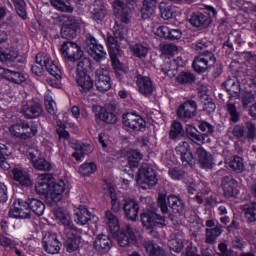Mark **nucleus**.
<instances>
[{"instance_id":"9b49d317","label":"nucleus","mask_w":256,"mask_h":256,"mask_svg":"<svg viewBox=\"0 0 256 256\" xmlns=\"http://www.w3.org/2000/svg\"><path fill=\"white\" fill-rule=\"evenodd\" d=\"M112 9L114 16L120 23H124L125 25L131 23V7H129L125 1L113 0Z\"/></svg>"},{"instance_id":"c03bdc74","label":"nucleus","mask_w":256,"mask_h":256,"mask_svg":"<svg viewBox=\"0 0 256 256\" xmlns=\"http://www.w3.org/2000/svg\"><path fill=\"white\" fill-rule=\"evenodd\" d=\"M96 117L103 121V123H107L110 125H115L117 123V115L113 112L107 111L105 108H101Z\"/></svg>"},{"instance_id":"6ab92c4d","label":"nucleus","mask_w":256,"mask_h":256,"mask_svg":"<svg viewBox=\"0 0 256 256\" xmlns=\"http://www.w3.org/2000/svg\"><path fill=\"white\" fill-rule=\"evenodd\" d=\"M206 225V231H205V243L213 244L219 237H221V234L223 233V228L221 225H216L215 220L210 219L205 222Z\"/></svg>"},{"instance_id":"e433bc0d","label":"nucleus","mask_w":256,"mask_h":256,"mask_svg":"<svg viewBox=\"0 0 256 256\" xmlns=\"http://www.w3.org/2000/svg\"><path fill=\"white\" fill-rule=\"evenodd\" d=\"M184 133L185 131L183 130V124L177 120H174L170 126L169 139L171 141H181Z\"/></svg>"},{"instance_id":"603ef678","label":"nucleus","mask_w":256,"mask_h":256,"mask_svg":"<svg viewBox=\"0 0 256 256\" xmlns=\"http://www.w3.org/2000/svg\"><path fill=\"white\" fill-rule=\"evenodd\" d=\"M132 55L138 59H145L149 53V48L143 44L136 43L130 47Z\"/></svg>"},{"instance_id":"f704fd0d","label":"nucleus","mask_w":256,"mask_h":256,"mask_svg":"<svg viewBox=\"0 0 256 256\" xmlns=\"http://www.w3.org/2000/svg\"><path fill=\"white\" fill-rule=\"evenodd\" d=\"M168 247L170 251H174V253H181L185 247L183 234L174 233L168 242Z\"/></svg>"},{"instance_id":"9d476101","label":"nucleus","mask_w":256,"mask_h":256,"mask_svg":"<svg viewBox=\"0 0 256 256\" xmlns=\"http://www.w3.org/2000/svg\"><path fill=\"white\" fill-rule=\"evenodd\" d=\"M176 115L179 121L187 123L197 115V102H195V100H187L183 102L176 109Z\"/></svg>"},{"instance_id":"7ed1b4c3","label":"nucleus","mask_w":256,"mask_h":256,"mask_svg":"<svg viewBox=\"0 0 256 256\" xmlns=\"http://www.w3.org/2000/svg\"><path fill=\"white\" fill-rule=\"evenodd\" d=\"M217 58L213 51L204 50L194 57L192 62V69L195 73L201 75L202 73H207L213 65H215Z\"/></svg>"},{"instance_id":"5fc2aeb1","label":"nucleus","mask_w":256,"mask_h":256,"mask_svg":"<svg viewBox=\"0 0 256 256\" xmlns=\"http://www.w3.org/2000/svg\"><path fill=\"white\" fill-rule=\"evenodd\" d=\"M226 111L230 116V123H239L241 121V114L237 111L235 103H229L226 105Z\"/></svg>"},{"instance_id":"c85d7f7f","label":"nucleus","mask_w":256,"mask_h":256,"mask_svg":"<svg viewBox=\"0 0 256 256\" xmlns=\"http://www.w3.org/2000/svg\"><path fill=\"white\" fill-rule=\"evenodd\" d=\"M113 247V242L108 235L100 234L94 241V248L100 253H107Z\"/></svg>"},{"instance_id":"f8f14e48","label":"nucleus","mask_w":256,"mask_h":256,"mask_svg":"<svg viewBox=\"0 0 256 256\" xmlns=\"http://www.w3.org/2000/svg\"><path fill=\"white\" fill-rule=\"evenodd\" d=\"M64 233L66 235V241L64 243L66 251L68 253H73L74 251H77V249H79V245H81V229L77 227L67 228Z\"/></svg>"},{"instance_id":"ea45409f","label":"nucleus","mask_w":256,"mask_h":256,"mask_svg":"<svg viewBox=\"0 0 256 256\" xmlns=\"http://www.w3.org/2000/svg\"><path fill=\"white\" fill-rule=\"evenodd\" d=\"M120 159H126V161H141L143 160V154L139 150L135 149H121L119 152Z\"/></svg>"},{"instance_id":"f03ea898","label":"nucleus","mask_w":256,"mask_h":256,"mask_svg":"<svg viewBox=\"0 0 256 256\" xmlns=\"http://www.w3.org/2000/svg\"><path fill=\"white\" fill-rule=\"evenodd\" d=\"M60 53L70 71L74 69V63L81 61L84 55L81 46L73 41L63 42L60 47Z\"/></svg>"},{"instance_id":"c756f323","label":"nucleus","mask_w":256,"mask_h":256,"mask_svg":"<svg viewBox=\"0 0 256 256\" xmlns=\"http://www.w3.org/2000/svg\"><path fill=\"white\" fill-rule=\"evenodd\" d=\"M17 57H19V52L15 47H0V61L2 63H14Z\"/></svg>"},{"instance_id":"1a4fd4ad","label":"nucleus","mask_w":256,"mask_h":256,"mask_svg":"<svg viewBox=\"0 0 256 256\" xmlns=\"http://www.w3.org/2000/svg\"><path fill=\"white\" fill-rule=\"evenodd\" d=\"M122 123L126 131H145L147 122L141 115L127 112L122 116Z\"/></svg>"},{"instance_id":"a878e982","label":"nucleus","mask_w":256,"mask_h":256,"mask_svg":"<svg viewBox=\"0 0 256 256\" xmlns=\"http://www.w3.org/2000/svg\"><path fill=\"white\" fill-rule=\"evenodd\" d=\"M156 35L162 39H168L169 41H177L181 39L183 33L179 29H171L169 26H159L156 31Z\"/></svg>"},{"instance_id":"69168bd1","label":"nucleus","mask_w":256,"mask_h":256,"mask_svg":"<svg viewBox=\"0 0 256 256\" xmlns=\"http://www.w3.org/2000/svg\"><path fill=\"white\" fill-rule=\"evenodd\" d=\"M245 129H246V139H249L251 141L256 139V126L253 122L248 121L245 123Z\"/></svg>"},{"instance_id":"f3484780","label":"nucleus","mask_w":256,"mask_h":256,"mask_svg":"<svg viewBox=\"0 0 256 256\" xmlns=\"http://www.w3.org/2000/svg\"><path fill=\"white\" fill-rule=\"evenodd\" d=\"M141 223L147 229H153L156 225H160V227H165V217L153 212V211H145L140 215Z\"/></svg>"},{"instance_id":"393cba45","label":"nucleus","mask_w":256,"mask_h":256,"mask_svg":"<svg viewBox=\"0 0 256 256\" xmlns=\"http://www.w3.org/2000/svg\"><path fill=\"white\" fill-rule=\"evenodd\" d=\"M76 83L78 86V90L82 95H87V93H91L95 87V81L89 74L77 76L76 77Z\"/></svg>"},{"instance_id":"49530a36","label":"nucleus","mask_w":256,"mask_h":256,"mask_svg":"<svg viewBox=\"0 0 256 256\" xmlns=\"http://www.w3.org/2000/svg\"><path fill=\"white\" fill-rule=\"evenodd\" d=\"M186 135L193 143H205V134H200L199 130L193 126L186 128Z\"/></svg>"},{"instance_id":"20e7f679","label":"nucleus","mask_w":256,"mask_h":256,"mask_svg":"<svg viewBox=\"0 0 256 256\" xmlns=\"http://www.w3.org/2000/svg\"><path fill=\"white\" fill-rule=\"evenodd\" d=\"M216 175L218 179L221 180V187L223 189L224 196L227 197V199H230V197H237V195H239V183L227 170L220 169L217 171Z\"/></svg>"},{"instance_id":"a19ab883","label":"nucleus","mask_w":256,"mask_h":256,"mask_svg":"<svg viewBox=\"0 0 256 256\" xmlns=\"http://www.w3.org/2000/svg\"><path fill=\"white\" fill-rule=\"evenodd\" d=\"M28 207L30 209V215L31 211L35 213V215H38V217H41L43 213H45V204L43 201L35 198L28 199Z\"/></svg>"},{"instance_id":"a211bd4d","label":"nucleus","mask_w":256,"mask_h":256,"mask_svg":"<svg viewBox=\"0 0 256 256\" xmlns=\"http://www.w3.org/2000/svg\"><path fill=\"white\" fill-rule=\"evenodd\" d=\"M136 79L138 92L144 97H151L153 91H155V85L153 84L151 77L137 74Z\"/></svg>"},{"instance_id":"774afa93","label":"nucleus","mask_w":256,"mask_h":256,"mask_svg":"<svg viewBox=\"0 0 256 256\" xmlns=\"http://www.w3.org/2000/svg\"><path fill=\"white\" fill-rule=\"evenodd\" d=\"M198 161H213V155H211L205 148L199 147L196 150Z\"/></svg>"},{"instance_id":"58836bf2","label":"nucleus","mask_w":256,"mask_h":256,"mask_svg":"<svg viewBox=\"0 0 256 256\" xmlns=\"http://www.w3.org/2000/svg\"><path fill=\"white\" fill-rule=\"evenodd\" d=\"M143 247L148 256H164L165 250L159 246V244L148 240L143 243Z\"/></svg>"},{"instance_id":"f257e3e1","label":"nucleus","mask_w":256,"mask_h":256,"mask_svg":"<svg viewBox=\"0 0 256 256\" xmlns=\"http://www.w3.org/2000/svg\"><path fill=\"white\" fill-rule=\"evenodd\" d=\"M35 191L38 195H46L54 203H59L63 199V193H65V181L55 182L53 175L43 174L37 179Z\"/></svg>"},{"instance_id":"0e129e2a","label":"nucleus","mask_w":256,"mask_h":256,"mask_svg":"<svg viewBox=\"0 0 256 256\" xmlns=\"http://www.w3.org/2000/svg\"><path fill=\"white\" fill-rule=\"evenodd\" d=\"M198 128L204 133L202 135H205V139L215 131V127L204 120L199 122Z\"/></svg>"},{"instance_id":"bb28decb","label":"nucleus","mask_w":256,"mask_h":256,"mask_svg":"<svg viewBox=\"0 0 256 256\" xmlns=\"http://www.w3.org/2000/svg\"><path fill=\"white\" fill-rule=\"evenodd\" d=\"M12 175H13L14 181H16V183H19L21 187L33 186V181L31 180V174H29V172L19 168H14L12 170Z\"/></svg>"},{"instance_id":"a18cd8bd","label":"nucleus","mask_w":256,"mask_h":256,"mask_svg":"<svg viewBox=\"0 0 256 256\" xmlns=\"http://www.w3.org/2000/svg\"><path fill=\"white\" fill-rule=\"evenodd\" d=\"M196 80L197 77L195 74L189 71H181L176 77V81L179 85H193Z\"/></svg>"},{"instance_id":"2f4dec72","label":"nucleus","mask_w":256,"mask_h":256,"mask_svg":"<svg viewBox=\"0 0 256 256\" xmlns=\"http://www.w3.org/2000/svg\"><path fill=\"white\" fill-rule=\"evenodd\" d=\"M71 1L79 5L81 0H50L52 7H55L58 11L62 13H73V6H71Z\"/></svg>"},{"instance_id":"2eb2a0df","label":"nucleus","mask_w":256,"mask_h":256,"mask_svg":"<svg viewBox=\"0 0 256 256\" xmlns=\"http://www.w3.org/2000/svg\"><path fill=\"white\" fill-rule=\"evenodd\" d=\"M95 85L97 91H100V93H106V91H109L111 87H113V81L111 80L109 71L103 69L97 70L95 72Z\"/></svg>"},{"instance_id":"4468645a","label":"nucleus","mask_w":256,"mask_h":256,"mask_svg":"<svg viewBox=\"0 0 256 256\" xmlns=\"http://www.w3.org/2000/svg\"><path fill=\"white\" fill-rule=\"evenodd\" d=\"M22 111L26 119H37L43 115V105L39 98H32L23 106Z\"/></svg>"},{"instance_id":"473e14b6","label":"nucleus","mask_w":256,"mask_h":256,"mask_svg":"<svg viewBox=\"0 0 256 256\" xmlns=\"http://www.w3.org/2000/svg\"><path fill=\"white\" fill-rule=\"evenodd\" d=\"M159 11L162 19H173L177 15V7L172 5L171 2H161L159 4Z\"/></svg>"},{"instance_id":"cd10ccee","label":"nucleus","mask_w":256,"mask_h":256,"mask_svg":"<svg viewBox=\"0 0 256 256\" xmlns=\"http://www.w3.org/2000/svg\"><path fill=\"white\" fill-rule=\"evenodd\" d=\"M73 148L76 152H74L72 156L75 157L76 161H81L82 157H85V155H91V153H93V145L89 143L76 141L73 143Z\"/></svg>"},{"instance_id":"e2e57ef3","label":"nucleus","mask_w":256,"mask_h":256,"mask_svg":"<svg viewBox=\"0 0 256 256\" xmlns=\"http://www.w3.org/2000/svg\"><path fill=\"white\" fill-rule=\"evenodd\" d=\"M161 71L162 73H164V75H171L169 73H171V71H177V66L173 64V61L171 59V57H169L168 59H166L164 61V63L161 66Z\"/></svg>"},{"instance_id":"5701e85b","label":"nucleus","mask_w":256,"mask_h":256,"mask_svg":"<svg viewBox=\"0 0 256 256\" xmlns=\"http://www.w3.org/2000/svg\"><path fill=\"white\" fill-rule=\"evenodd\" d=\"M49 63V54L38 53L35 57V64H32L31 71L37 77H42L43 73H45V69Z\"/></svg>"},{"instance_id":"6e6552de","label":"nucleus","mask_w":256,"mask_h":256,"mask_svg":"<svg viewBox=\"0 0 256 256\" xmlns=\"http://www.w3.org/2000/svg\"><path fill=\"white\" fill-rule=\"evenodd\" d=\"M109 57L112 65V69L115 71L116 79L121 83H125L127 81V77L129 75V70L125 68L121 60H119V48H109Z\"/></svg>"},{"instance_id":"39448f33","label":"nucleus","mask_w":256,"mask_h":256,"mask_svg":"<svg viewBox=\"0 0 256 256\" xmlns=\"http://www.w3.org/2000/svg\"><path fill=\"white\" fill-rule=\"evenodd\" d=\"M83 47L86 52L97 61V63H101V61H105L107 59V52H105V47L103 45L98 44L97 38L93 36V34H87L86 39L83 43Z\"/></svg>"},{"instance_id":"052dcab7","label":"nucleus","mask_w":256,"mask_h":256,"mask_svg":"<svg viewBox=\"0 0 256 256\" xmlns=\"http://www.w3.org/2000/svg\"><path fill=\"white\" fill-rule=\"evenodd\" d=\"M255 101V94L253 91H245L241 94V103L243 109H247L251 103Z\"/></svg>"},{"instance_id":"13d9d810","label":"nucleus","mask_w":256,"mask_h":256,"mask_svg":"<svg viewBox=\"0 0 256 256\" xmlns=\"http://www.w3.org/2000/svg\"><path fill=\"white\" fill-rule=\"evenodd\" d=\"M10 133L18 139H25V122L14 124L10 127Z\"/></svg>"},{"instance_id":"412c9836","label":"nucleus","mask_w":256,"mask_h":256,"mask_svg":"<svg viewBox=\"0 0 256 256\" xmlns=\"http://www.w3.org/2000/svg\"><path fill=\"white\" fill-rule=\"evenodd\" d=\"M43 247L50 255H57L61 251V242L57 234H46L43 238Z\"/></svg>"},{"instance_id":"37998d69","label":"nucleus","mask_w":256,"mask_h":256,"mask_svg":"<svg viewBox=\"0 0 256 256\" xmlns=\"http://www.w3.org/2000/svg\"><path fill=\"white\" fill-rule=\"evenodd\" d=\"M106 223L113 235H117V231H119V219L113 212L106 211L105 213Z\"/></svg>"},{"instance_id":"338daca9","label":"nucleus","mask_w":256,"mask_h":256,"mask_svg":"<svg viewBox=\"0 0 256 256\" xmlns=\"http://www.w3.org/2000/svg\"><path fill=\"white\" fill-rule=\"evenodd\" d=\"M194 45V50L199 53H203L204 51H206V49L209 48V45H211V42H209V40H207V38H203L198 40Z\"/></svg>"},{"instance_id":"09e8293b","label":"nucleus","mask_w":256,"mask_h":256,"mask_svg":"<svg viewBox=\"0 0 256 256\" xmlns=\"http://www.w3.org/2000/svg\"><path fill=\"white\" fill-rule=\"evenodd\" d=\"M177 155H180L181 161H193V152H191V148L188 143H184L183 146H179L176 148Z\"/></svg>"},{"instance_id":"423d86ee","label":"nucleus","mask_w":256,"mask_h":256,"mask_svg":"<svg viewBox=\"0 0 256 256\" xmlns=\"http://www.w3.org/2000/svg\"><path fill=\"white\" fill-rule=\"evenodd\" d=\"M136 181L142 189H151V187L157 185V172L149 164L142 163Z\"/></svg>"},{"instance_id":"79ce46f5","label":"nucleus","mask_w":256,"mask_h":256,"mask_svg":"<svg viewBox=\"0 0 256 256\" xmlns=\"http://www.w3.org/2000/svg\"><path fill=\"white\" fill-rule=\"evenodd\" d=\"M168 205L173 209L174 213H182L185 211V203L179 197L170 195L167 198Z\"/></svg>"},{"instance_id":"4be33fe9","label":"nucleus","mask_w":256,"mask_h":256,"mask_svg":"<svg viewBox=\"0 0 256 256\" xmlns=\"http://www.w3.org/2000/svg\"><path fill=\"white\" fill-rule=\"evenodd\" d=\"M116 233V239L120 247H129V243L135 241V232H133L130 225H126L125 229H119Z\"/></svg>"},{"instance_id":"3c124183","label":"nucleus","mask_w":256,"mask_h":256,"mask_svg":"<svg viewBox=\"0 0 256 256\" xmlns=\"http://www.w3.org/2000/svg\"><path fill=\"white\" fill-rule=\"evenodd\" d=\"M89 71H91V60H89V58H83L77 63V77L82 75H89Z\"/></svg>"},{"instance_id":"72a5a7b5","label":"nucleus","mask_w":256,"mask_h":256,"mask_svg":"<svg viewBox=\"0 0 256 256\" xmlns=\"http://www.w3.org/2000/svg\"><path fill=\"white\" fill-rule=\"evenodd\" d=\"M74 221L77 225H87L91 221V213L85 206H80L75 210Z\"/></svg>"},{"instance_id":"de8ad7c7","label":"nucleus","mask_w":256,"mask_h":256,"mask_svg":"<svg viewBox=\"0 0 256 256\" xmlns=\"http://www.w3.org/2000/svg\"><path fill=\"white\" fill-rule=\"evenodd\" d=\"M46 71H48L52 77H55L57 81H61V79H63V72L61 71V68L53 62L51 56H49V61L46 63Z\"/></svg>"},{"instance_id":"8fccbe9b","label":"nucleus","mask_w":256,"mask_h":256,"mask_svg":"<svg viewBox=\"0 0 256 256\" xmlns=\"http://www.w3.org/2000/svg\"><path fill=\"white\" fill-rule=\"evenodd\" d=\"M38 129L37 122H24V140L33 139L37 135Z\"/></svg>"},{"instance_id":"7c9ffc66","label":"nucleus","mask_w":256,"mask_h":256,"mask_svg":"<svg viewBox=\"0 0 256 256\" xmlns=\"http://www.w3.org/2000/svg\"><path fill=\"white\" fill-rule=\"evenodd\" d=\"M91 15L94 21H103V19L107 17V7L105 3L101 0L95 1L92 6Z\"/></svg>"},{"instance_id":"b1692460","label":"nucleus","mask_w":256,"mask_h":256,"mask_svg":"<svg viewBox=\"0 0 256 256\" xmlns=\"http://www.w3.org/2000/svg\"><path fill=\"white\" fill-rule=\"evenodd\" d=\"M0 76L4 77V79L10 81V83H14L15 85H21L26 81L24 73L7 68H0Z\"/></svg>"},{"instance_id":"aec40b11","label":"nucleus","mask_w":256,"mask_h":256,"mask_svg":"<svg viewBox=\"0 0 256 256\" xmlns=\"http://www.w3.org/2000/svg\"><path fill=\"white\" fill-rule=\"evenodd\" d=\"M122 209L126 219L137 221V217H139V202L137 200L131 198L124 199Z\"/></svg>"},{"instance_id":"680f3d73","label":"nucleus","mask_w":256,"mask_h":256,"mask_svg":"<svg viewBox=\"0 0 256 256\" xmlns=\"http://www.w3.org/2000/svg\"><path fill=\"white\" fill-rule=\"evenodd\" d=\"M225 166L227 169H230V171H235L236 173H243L245 169V164H243V161L225 162Z\"/></svg>"},{"instance_id":"ddd939ff","label":"nucleus","mask_w":256,"mask_h":256,"mask_svg":"<svg viewBox=\"0 0 256 256\" xmlns=\"http://www.w3.org/2000/svg\"><path fill=\"white\" fill-rule=\"evenodd\" d=\"M9 217L13 219H29L31 217V209L28 200L19 198L9 211Z\"/></svg>"},{"instance_id":"4d7b16f0","label":"nucleus","mask_w":256,"mask_h":256,"mask_svg":"<svg viewBox=\"0 0 256 256\" xmlns=\"http://www.w3.org/2000/svg\"><path fill=\"white\" fill-rule=\"evenodd\" d=\"M14 3V7L16 9L17 15L21 17V19H27V3L25 0H12Z\"/></svg>"},{"instance_id":"4c0bfd02","label":"nucleus","mask_w":256,"mask_h":256,"mask_svg":"<svg viewBox=\"0 0 256 256\" xmlns=\"http://www.w3.org/2000/svg\"><path fill=\"white\" fill-rule=\"evenodd\" d=\"M54 216L61 223V225L64 226V232L67 229H75V226L73 225V222L71 221V217L63 209L58 208L54 211Z\"/></svg>"},{"instance_id":"864d4df0","label":"nucleus","mask_w":256,"mask_h":256,"mask_svg":"<svg viewBox=\"0 0 256 256\" xmlns=\"http://www.w3.org/2000/svg\"><path fill=\"white\" fill-rule=\"evenodd\" d=\"M244 215L248 223L256 221V202L244 205Z\"/></svg>"},{"instance_id":"dca6fc26","label":"nucleus","mask_w":256,"mask_h":256,"mask_svg":"<svg viewBox=\"0 0 256 256\" xmlns=\"http://www.w3.org/2000/svg\"><path fill=\"white\" fill-rule=\"evenodd\" d=\"M81 33V24L79 20H67L62 24L61 37L62 39H75Z\"/></svg>"},{"instance_id":"0eeeda50","label":"nucleus","mask_w":256,"mask_h":256,"mask_svg":"<svg viewBox=\"0 0 256 256\" xmlns=\"http://www.w3.org/2000/svg\"><path fill=\"white\" fill-rule=\"evenodd\" d=\"M211 17H217V9L213 6H205L203 12H196L192 14L190 18V23L193 27H201L202 29H207L211 25L213 19Z\"/></svg>"},{"instance_id":"bf43d9fd","label":"nucleus","mask_w":256,"mask_h":256,"mask_svg":"<svg viewBox=\"0 0 256 256\" xmlns=\"http://www.w3.org/2000/svg\"><path fill=\"white\" fill-rule=\"evenodd\" d=\"M169 175L171 176L172 179L179 181L183 179L185 171L181 169V164L176 163L174 166L170 167Z\"/></svg>"},{"instance_id":"c9c22d12","label":"nucleus","mask_w":256,"mask_h":256,"mask_svg":"<svg viewBox=\"0 0 256 256\" xmlns=\"http://www.w3.org/2000/svg\"><path fill=\"white\" fill-rule=\"evenodd\" d=\"M159 0H144L140 13L142 19H151Z\"/></svg>"},{"instance_id":"6e6d98bb","label":"nucleus","mask_w":256,"mask_h":256,"mask_svg":"<svg viewBox=\"0 0 256 256\" xmlns=\"http://www.w3.org/2000/svg\"><path fill=\"white\" fill-rule=\"evenodd\" d=\"M95 171H97V164H95L94 162H85L79 168L80 175H83L84 177H89V175H93Z\"/></svg>"}]
</instances>
